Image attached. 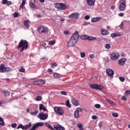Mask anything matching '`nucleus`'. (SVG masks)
Here are the masks:
<instances>
[{
	"label": "nucleus",
	"mask_w": 130,
	"mask_h": 130,
	"mask_svg": "<svg viewBox=\"0 0 130 130\" xmlns=\"http://www.w3.org/2000/svg\"><path fill=\"white\" fill-rule=\"evenodd\" d=\"M79 40V32L76 31L68 43V47H73Z\"/></svg>",
	"instance_id": "1"
},
{
	"label": "nucleus",
	"mask_w": 130,
	"mask_h": 130,
	"mask_svg": "<svg viewBox=\"0 0 130 130\" xmlns=\"http://www.w3.org/2000/svg\"><path fill=\"white\" fill-rule=\"evenodd\" d=\"M28 42L26 40H21L18 44V48H21L20 52L24 51L25 49H28Z\"/></svg>",
	"instance_id": "2"
},
{
	"label": "nucleus",
	"mask_w": 130,
	"mask_h": 130,
	"mask_svg": "<svg viewBox=\"0 0 130 130\" xmlns=\"http://www.w3.org/2000/svg\"><path fill=\"white\" fill-rule=\"evenodd\" d=\"M54 111L58 115L61 116L64 113V111L62 109V108L59 107H54L53 108Z\"/></svg>",
	"instance_id": "3"
},
{
	"label": "nucleus",
	"mask_w": 130,
	"mask_h": 130,
	"mask_svg": "<svg viewBox=\"0 0 130 130\" xmlns=\"http://www.w3.org/2000/svg\"><path fill=\"white\" fill-rule=\"evenodd\" d=\"M13 70L9 67H5L4 64L0 65V73H7V72H12Z\"/></svg>",
	"instance_id": "4"
},
{
	"label": "nucleus",
	"mask_w": 130,
	"mask_h": 130,
	"mask_svg": "<svg viewBox=\"0 0 130 130\" xmlns=\"http://www.w3.org/2000/svg\"><path fill=\"white\" fill-rule=\"evenodd\" d=\"M89 87L91 88V89H93L94 90H99L100 91H102L104 88L103 86L96 84H89Z\"/></svg>",
	"instance_id": "5"
},
{
	"label": "nucleus",
	"mask_w": 130,
	"mask_h": 130,
	"mask_svg": "<svg viewBox=\"0 0 130 130\" xmlns=\"http://www.w3.org/2000/svg\"><path fill=\"white\" fill-rule=\"evenodd\" d=\"M119 3V10L120 11H124L126 8V2L124 0H120Z\"/></svg>",
	"instance_id": "6"
},
{
	"label": "nucleus",
	"mask_w": 130,
	"mask_h": 130,
	"mask_svg": "<svg viewBox=\"0 0 130 130\" xmlns=\"http://www.w3.org/2000/svg\"><path fill=\"white\" fill-rule=\"evenodd\" d=\"M37 117L41 120H46V119L48 118V114L42 112L38 114Z\"/></svg>",
	"instance_id": "7"
},
{
	"label": "nucleus",
	"mask_w": 130,
	"mask_h": 130,
	"mask_svg": "<svg viewBox=\"0 0 130 130\" xmlns=\"http://www.w3.org/2000/svg\"><path fill=\"white\" fill-rule=\"evenodd\" d=\"M38 31L39 33H48V29L43 25H41L39 26Z\"/></svg>",
	"instance_id": "8"
},
{
	"label": "nucleus",
	"mask_w": 130,
	"mask_h": 130,
	"mask_svg": "<svg viewBox=\"0 0 130 130\" xmlns=\"http://www.w3.org/2000/svg\"><path fill=\"white\" fill-rule=\"evenodd\" d=\"M110 57L112 60H116L119 57V53L116 51L113 52L110 55Z\"/></svg>",
	"instance_id": "9"
},
{
	"label": "nucleus",
	"mask_w": 130,
	"mask_h": 130,
	"mask_svg": "<svg viewBox=\"0 0 130 130\" xmlns=\"http://www.w3.org/2000/svg\"><path fill=\"white\" fill-rule=\"evenodd\" d=\"M44 125L43 122H37L34 124L31 128L29 130H36V128H38L40 126L42 127Z\"/></svg>",
	"instance_id": "10"
},
{
	"label": "nucleus",
	"mask_w": 130,
	"mask_h": 130,
	"mask_svg": "<svg viewBox=\"0 0 130 130\" xmlns=\"http://www.w3.org/2000/svg\"><path fill=\"white\" fill-rule=\"evenodd\" d=\"M56 7L57 8L58 10H67L68 8V6L67 5L63 4V3H58L56 5Z\"/></svg>",
	"instance_id": "11"
},
{
	"label": "nucleus",
	"mask_w": 130,
	"mask_h": 130,
	"mask_svg": "<svg viewBox=\"0 0 130 130\" xmlns=\"http://www.w3.org/2000/svg\"><path fill=\"white\" fill-rule=\"evenodd\" d=\"M80 17V14L78 13H74L71 14L70 15L68 16L69 19H78Z\"/></svg>",
	"instance_id": "12"
},
{
	"label": "nucleus",
	"mask_w": 130,
	"mask_h": 130,
	"mask_svg": "<svg viewBox=\"0 0 130 130\" xmlns=\"http://www.w3.org/2000/svg\"><path fill=\"white\" fill-rule=\"evenodd\" d=\"M106 73L109 77H110V78H113V75H114V72L113 70L110 69H107Z\"/></svg>",
	"instance_id": "13"
},
{
	"label": "nucleus",
	"mask_w": 130,
	"mask_h": 130,
	"mask_svg": "<svg viewBox=\"0 0 130 130\" xmlns=\"http://www.w3.org/2000/svg\"><path fill=\"white\" fill-rule=\"evenodd\" d=\"M125 61H126V58H122L118 60V64L120 66H123L125 63Z\"/></svg>",
	"instance_id": "14"
},
{
	"label": "nucleus",
	"mask_w": 130,
	"mask_h": 130,
	"mask_svg": "<svg viewBox=\"0 0 130 130\" xmlns=\"http://www.w3.org/2000/svg\"><path fill=\"white\" fill-rule=\"evenodd\" d=\"M87 4L90 7H93L95 5V0H87Z\"/></svg>",
	"instance_id": "15"
},
{
	"label": "nucleus",
	"mask_w": 130,
	"mask_h": 130,
	"mask_svg": "<svg viewBox=\"0 0 130 130\" xmlns=\"http://www.w3.org/2000/svg\"><path fill=\"white\" fill-rule=\"evenodd\" d=\"M71 102L76 106H79V105H80V103H79V101H77V100H76L75 98H72L71 99Z\"/></svg>",
	"instance_id": "16"
},
{
	"label": "nucleus",
	"mask_w": 130,
	"mask_h": 130,
	"mask_svg": "<svg viewBox=\"0 0 130 130\" xmlns=\"http://www.w3.org/2000/svg\"><path fill=\"white\" fill-rule=\"evenodd\" d=\"M39 110L40 111H41L42 110H43L44 112L45 111H48L47 110V109L45 108V106L42 104H40L39 105Z\"/></svg>",
	"instance_id": "17"
},
{
	"label": "nucleus",
	"mask_w": 130,
	"mask_h": 130,
	"mask_svg": "<svg viewBox=\"0 0 130 130\" xmlns=\"http://www.w3.org/2000/svg\"><path fill=\"white\" fill-rule=\"evenodd\" d=\"M1 92L6 96V97H8V96H10V93L9 92V91H8L6 89H2L1 90Z\"/></svg>",
	"instance_id": "18"
},
{
	"label": "nucleus",
	"mask_w": 130,
	"mask_h": 130,
	"mask_svg": "<svg viewBox=\"0 0 130 130\" xmlns=\"http://www.w3.org/2000/svg\"><path fill=\"white\" fill-rule=\"evenodd\" d=\"M54 129L56 130H64L66 128H64V127L60 125H57L56 126H55Z\"/></svg>",
	"instance_id": "19"
},
{
	"label": "nucleus",
	"mask_w": 130,
	"mask_h": 130,
	"mask_svg": "<svg viewBox=\"0 0 130 130\" xmlns=\"http://www.w3.org/2000/svg\"><path fill=\"white\" fill-rule=\"evenodd\" d=\"M101 20V17H93L91 19V22L92 23H95V22H98V21H100Z\"/></svg>",
	"instance_id": "20"
},
{
	"label": "nucleus",
	"mask_w": 130,
	"mask_h": 130,
	"mask_svg": "<svg viewBox=\"0 0 130 130\" xmlns=\"http://www.w3.org/2000/svg\"><path fill=\"white\" fill-rule=\"evenodd\" d=\"M102 35H108L109 31L107 29H101Z\"/></svg>",
	"instance_id": "21"
},
{
	"label": "nucleus",
	"mask_w": 130,
	"mask_h": 130,
	"mask_svg": "<svg viewBox=\"0 0 130 130\" xmlns=\"http://www.w3.org/2000/svg\"><path fill=\"white\" fill-rule=\"evenodd\" d=\"M111 36L112 38H115V37H118V36H121V35L119 32H117V33H112L111 35Z\"/></svg>",
	"instance_id": "22"
},
{
	"label": "nucleus",
	"mask_w": 130,
	"mask_h": 130,
	"mask_svg": "<svg viewBox=\"0 0 130 130\" xmlns=\"http://www.w3.org/2000/svg\"><path fill=\"white\" fill-rule=\"evenodd\" d=\"M32 124L31 122H29L28 124L25 125L23 126V130L28 129V128H30L31 127Z\"/></svg>",
	"instance_id": "23"
},
{
	"label": "nucleus",
	"mask_w": 130,
	"mask_h": 130,
	"mask_svg": "<svg viewBox=\"0 0 130 130\" xmlns=\"http://www.w3.org/2000/svg\"><path fill=\"white\" fill-rule=\"evenodd\" d=\"M29 6L32 10H35V9H36V5L33 2L29 3Z\"/></svg>",
	"instance_id": "24"
},
{
	"label": "nucleus",
	"mask_w": 130,
	"mask_h": 130,
	"mask_svg": "<svg viewBox=\"0 0 130 130\" xmlns=\"http://www.w3.org/2000/svg\"><path fill=\"white\" fill-rule=\"evenodd\" d=\"M24 25L26 28H29L30 27V21L26 20L24 22Z\"/></svg>",
	"instance_id": "25"
},
{
	"label": "nucleus",
	"mask_w": 130,
	"mask_h": 130,
	"mask_svg": "<svg viewBox=\"0 0 130 130\" xmlns=\"http://www.w3.org/2000/svg\"><path fill=\"white\" fill-rule=\"evenodd\" d=\"M86 39H87V40H89V41H94L96 40V38L93 37L87 36L86 37Z\"/></svg>",
	"instance_id": "26"
},
{
	"label": "nucleus",
	"mask_w": 130,
	"mask_h": 130,
	"mask_svg": "<svg viewBox=\"0 0 130 130\" xmlns=\"http://www.w3.org/2000/svg\"><path fill=\"white\" fill-rule=\"evenodd\" d=\"M106 101H107V102H108V103H109L110 104H111V105H115V103L113 101L110 100V99H108L105 98Z\"/></svg>",
	"instance_id": "27"
},
{
	"label": "nucleus",
	"mask_w": 130,
	"mask_h": 130,
	"mask_svg": "<svg viewBox=\"0 0 130 130\" xmlns=\"http://www.w3.org/2000/svg\"><path fill=\"white\" fill-rule=\"evenodd\" d=\"M38 82H39V85H43L44 84H45V80H44L42 79H39L38 80Z\"/></svg>",
	"instance_id": "28"
},
{
	"label": "nucleus",
	"mask_w": 130,
	"mask_h": 130,
	"mask_svg": "<svg viewBox=\"0 0 130 130\" xmlns=\"http://www.w3.org/2000/svg\"><path fill=\"white\" fill-rule=\"evenodd\" d=\"M74 116L75 118H79V117H80V115L79 114V112L78 111H75Z\"/></svg>",
	"instance_id": "29"
},
{
	"label": "nucleus",
	"mask_w": 130,
	"mask_h": 130,
	"mask_svg": "<svg viewBox=\"0 0 130 130\" xmlns=\"http://www.w3.org/2000/svg\"><path fill=\"white\" fill-rule=\"evenodd\" d=\"M45 125H46V126H47V127L49 128L50 129L55 130L48 123H45Z\"/></svg>",
	"instance_id": "30"
},
{
	"label": "nucleus",
	"mask_w": 130,
	"mask_h": 130,
	"mask_svg": "<svg viewBox=\"0 0 130 130\" xmlns=\"http://www.w3.org/2000/svg\"><path fill=\"white\" fill-rule=\"evenodd\" d=\"M105 48H106V49H110L111 46L109 44H106L105 45Z\"/></svg>",
	"instance_id": "31"
},
{
	"label": "nucleus",
	"mask_w": 130,
	"mask_h": 130,
	"mask_svg": "<svg viewBox=\"0 0 130 130\" xmlns=\"http://www.w3.org/2000/svg\"><path fill=\"white\" fill-rule=\"evenodd\" d=\"M77 127H79V130H84V127L81 123L77 124Z\"/></svg>",
	"instance_id": "32"
},
{
	"label": "nucleus",
	"mask_w": 130,
	"mask_h": 130,
	"mask_svg": "<svg viewBox=\"0 0 130 130\" xmlns=\"http://www.w3.org/2000/svg\"><path fill=\"white\" fill-rule=\"evenodd\" d=\"M0 125H5L4 119H3V118H2V117H0Z\"/></svg>",
	"instance_id": "33"
},
{
	"label": "nucleus",
	"mask_w": 130,
	"mask_h": 130,
	"mask_svg": "<svg viewBox=\"0 0 130 130\" xmlns=\"http://www.w3.org/2000/svg\"><path fill=\"white\" fill-rule=\"evenodd\" d=\"M14 18H18L20 16V14L18 12H15L13 15Z\"/></svg>",
	"instance_id": "34"
},
{
	"label": "nucleus",
	"mask_w": 130,
	"mask_h": 130,
	"mask_svg": "<svg viewBox=\"0 0 130 130\" xmlns=\"http://www.w3.org/2000/svg\"><path fill=\"white\" fill-rule=\"evenodd\" d=\"M36 100V101H41V100H42V97H41L40 95H38L37 96Z\"/></svg>",
	"instance_id": "35"
},
{
	"label": "nucleus",
	"mask_w": 130,
	"mask_h": 130,
	"mask_svg": "<svg viewBox=\"0 0 130 130\" xmlns=\"http://www.w3.org/2000/svg\"><path fill=\"white\" fill-rule=\"evenodd\" d=\"M66 106H67L68 107H69V108H71V103H70V100H68L66 102Z\"/></svg>",
	"instance_id": "36"
},
{
	"label": "nucleus",
	"mask_w": 130,
	"mask_h": 130,
	"mask_svg": "<svg viewBox=\"0 0 130 130\" xmlns=\"http://www.w3.org/2000/svg\"><path fill=\"white\" fill-rule=\"evenodd\" d=\"M112 115L113 117H118V113H113Z\"/></svg>",
	"instance_id": "37"
},
{
	"label": "nucleus",
	"mask_w": 130,
	"mask_h": 130,
	"mask_svg": "<svg viewBox=\"0 0 130 130\" xmlns=\"http://www.w3.org/2000/svg\"><path fill=\"white\" fill-rule=\"evenodd\" d=\"M38 111L36 110L34 112L30 113L31 115H37Z\"/></svg>",
	"instance_id": "38"
},
{
	"label": "nucleus",
	"mask_w": 130,
	"mask_h": 130,
	"mask_svg": "<svg viewBox=\"0 0 130 130\" xmlns=\"http://www.w3.org/2000/svg\"><path fill=\"white\" fill-rule=\"evenodd\" d=\"M80 56H81V57H82V58H84V57L86 56V54L84 52H81L80 53Z\"/></svg>",
	"instance_id": "39"
},
{
	"label": "nucleus",
	"mask_w": 130,
	"mask_h": 130,
	"mask_svg": "<svg viewBox=\"0 0 130 130\" xmlns=\"http://www.w3.org/2000/svg\"><path fill=\"white\" fill-rule=\"evenodd\" d=\"M49 45H53L55 43V41H50L48 42Z\"/></svg>",
	"instance_id": "40"
},
{
	"label": "nucleus",
	"mask_w": 130,
	"mask_h": 130,
	"mask_svg": "<svg viewBox=\"0 0 130 130\" xmlns=\"http://www.w3.org/2000/svg\"><path fill=\"white\" fill-rule=\"evenodd\" d=\"M119 79L121 82H124L125 81V78L123 77H120Z\"/></svg>",
	"instance_id": "41"
},
{
	"label": "nucleus",
	"mask_w": 130,
	"mask_h": 130,
	"mask_svg": "<svg viewBox=\"0 0 130 130\" xmlns=\"http://www.w3.org/2000/svg\"><path fill=\"white\" fill-rule=\"evenodd\" d=\"M24 125L20 124L17 126V129H19V128H22V129H23Z\"/></svg>",
	"instance_id": "42"
},
{
	"label": "nucleus",
	"mask_w": 130,
	"mask_h": 130,
	"mask_svg": "<svg viewBox=\"0 0 130 130\" xmlns=\"http://www.w3.org/2000/svg\"><path fill=\"white\" fill-rule=\"evenodd\" d=\"M76 111H77V112H82L83 111V110L82 109V108H78L77 109V110H76Z\"/></svg>",
	"instance_id": "43"
},
{
	"label": "nucleus",
	"mask_w": 130,
	"mask_h": 130,
	"mask_svg": "<svg viewBox=\"0 0 130 130\" xmlns=\"http://www.w3.org/2000/svg\"><path fill=\"white\" fill-rule=\"evenodd\" d=\"M53 77L54 78H56L57 79H58V78H59V75H58V74H56V73H55L53 74Z\"/></svg>",
	"instance_id": "44"
},
{
	"label": "nucleus",
	"mask_w": 130,
	"mask_h": 130,
	"mask_svg": "<svg viewBox=\"0 0 130 130\" xmlns=\"http://www.w3.org/2000/svg\"><path fill=\"white\" fill-rule=\"evenodd\" d=\"M125 95L126 96H128V95H130V90H127L125 92Z\"/></svg>",
	"instance_id": "45"
},
{
	"label": "nucleus",
	"mask_w": 130,
	"mask_h": 130,
	"mask_svg": "<svg viewBox=\"0 0 130 130\" xmlns=\"http://www.w3.org/2000/svg\"><path fill=\"white\" fill-rule=\"evenodd\" d=\"M95 108H100L101 107V105H100V104H95L94 105Z\"/></svg>",
	"instance_id": "46"
},
{
	"label": "nucleus",
	"mask_w": 130,
	"mask_h": 130,
	"mask_svg": "<svg viewBox=\"0 0 130 130\" xmlns=\"http://www.w3.org/2000/svg\"><path fill=\"white\" fill-rule=\"evenodd\" d=\"M12 127L13 128H15V127H17V124L16 123H13L11 124Z\"/></svg>",
	"instance_id": "47"
},
{
	"label": "nucleus",
	"mask_w": 130,
	"mask_h": 130,
	"mask_svg": "<svg viewBox=\"0 0 130 130\" xmlns=\"http://www.w3.org/2000/svg\"><path fill=\"white\" fill-rule=\"evenodd\" d=\"M34 85H39V82H38V80L34 81Z\"/></svg>",
	"instance_id": "48"
},
{
	"label": "nucleus",
	"mask_w": 130,
	"mask_h": 130,
	"mask_svg": "<svg viewBox=\"0 0 130 130\" xmlns=\"http://www.w3.org/2000/svg\"><path fill=\"white\" fill-rule=\"evenodd\" d=\"M60 94L61 95H67V92H66V91H62L60 92Z\"/></svg>",
	"instance_id": "49"
},
{
	"label": "nucleus",
	"mask_w": 130,
	"mask_h": 130,
	"mask_svg": "<svg viewBox=\"0 0 130 130\" xmlns=\"http://www.w3.org/2000/svg\"><path fill=\"white\" fill-rule=\"evenodd\" d=\"M20 73H24L25 72V69L24 68H21V69L19 70Z\"/></svg>",
	"instance_id": "50"
},
{
	"label": "nucleus",
	"mask_w": 130,
	"mask_h": 130,
	"mask_svg": "<svg viewBox=\"0 0 130 130\" xmlns=\"http://www.w3.org/2000/svg\"><path fill=\"white\" fill-rule=\"evenodd\" d=\"M8 3V0H3L2 1V3L3 4V5H6Z\"/></svg>",
	"instance_id": "51"
},
{
	"label": "nucleus",
	"mask_w": 130,
	"mask_h": 130,
	"mask_svg": "<svg viewBox=\"0 0 130 130\" xmlns=\"http://www.w3.org/2000/svg\"><path fill=\"white\" fill-rule=\"evenodd\" d=\"M92 119H97V116L96 115H92L91 116Z\"/></svg>",
	"instance_id": "52"
},
{
	"label": "nucleus",
	"mask_w": 130,
	"mask_h": 130,
	"mask_svg": "<svg viewBox=\"0 0 130 130\" xmlns=\"http://www.w3.org/2000/svg\"><path fill=\"white\" fill-rule=\"evenodd\" d=\"M84 19L85 20H89V19H90V16H89V15H86L84 17Z\"/></svg>",
	"instance_id": "53"
},
{
	"label": "nucleus",
	"mask_w": 130,
	"mask_h": 130,
	"mask_svg": "<svg viewBox=\"0 0 130 130\" xmlns=\"http://www.w3.org/2000/svg\"><path fill=\"white\" fill-rule=\"evenodd\" d=\"M121 99L123 101H126V97H125V96H122Z\"/></svg>",
	"instance_id": "54"
},
{
	"label": "nucleus",
	"mask_w": 130,
	"mask_h": 130,
	"mask_svg": "<svg viewBox=\"0 0 130 130\" xmlns=\"http://www.w3.org/2000/svg\"><path fill=\"white\" fill-rule=\"evenodd\" d=\"M119 27L121 29H123V23L122 22L119 25Z\"/></svg>",
	"instance_id": "55"
},
{
	"label": "nucleus",
	"mask_w": 130,
	"mask_h": 130,
	"mask_svg": "<svg viewBox=\"0 0 130 130\" xmlns=\"http://www.w3.org/2000/svg\"><path fill=\"white\" fill-rule=\"evenodd\" d=\"M64 34L68 35V34H70V31H69V30H65L64 31Z\"/></svg>",
	"instance_id": "56"
},
{
	"label": "nucleus",
	"mask_w": 130,
	"mask_h": 130,
	"mask_svg": "<svg viewBox=\"0 0 130 130\" xmlns=\"http://www.w3.org/2000/svg\"><path fill=\"white\" fill-rule=\"evenodd\" d=\"M25 4H26V0H22L21 5H22V6H25Z\"/></svg>",
	"instance_id": "57"
},
{
	"label": "nucleus",
	"mask_w": 130,
	"mask_h": 130,
	"mask_svg": "<svg viewBox=\"0 0 130 130\" xmlns=\"http://www.w3.org/2000/svg\"><path fill=\"white\" fill-rule=\"evenodd\" d=\"M7 6H11V5H12V2H11V1H7Z\"/></svg>",
	"instance_id": "58"
},
{
	"label": "nucleus",
	"mask_w": 130,
	"mask_h": 130,
	"mask_svg": "<svg viewBox=\"0 0 130 130\" xmlns=\"http://www.w3.org/2000/svg\"><path fill=\"white\" fill-rule=\"evenodd\" d=\"M118 16H119V17H123V16H124V14L122 13H120L118 14Z\"/></svg>",
	"instance_id": "59"
},
{
	"label": "nucleus",
	"mask_w": 130,
	"mask_h": 130,
	"mask_svg": "<svg viewBox=\"0 0 130 130\" xmlns=\"http://www.w3.org/2000/svg\"><path fill=\"white\" fill-rule=\"evenodd\" d=\"M52 66L53 67H57V63H55V62H54V63H52Z\"/></svg>",
	"instance_id": "60"
},
{
	"label": "nucleus",
	"mask_w": 130,
	"mask_h": 130,
	"mask_svg": "<svg viewBox=\"0 0 130 130\" xmlns=\"http://www.w3.org/2000/svg\"><path fill=\"white\" fill-rule=\"evenodd\" d=\"M99 127H100V128H101V127H102V122H101L99 123Z\"/></svg>",
	"instance_id": "61"
},
{
	"label": "nucleus",
	"mask_w": 130,
	"mask_h": 130,
	"mask_svg": "<svg viewBox=\"0 0 130 130\" xmlns=\"http://www.w3.org/2000/svg\"><path fill=\"white\" fill-rule=\"evenodd\" d=\"M48 73H52V69H48Z\"/></svg>",
	"instance_id": "62"
},
{
	"label": "nucleus",
	"mask_w": 130,
	"mask_h": 130,
	"mask_svg": "<svg viewBox=\"0 0 130 130\" xmlns=\"http://www.w3.org/2000/svg\"><path fill=\"white\" fill-rule=\"evenodd\" d=\"M94 54H91L90 55V58H94Z\"/></svg>",
	"instance_id": "63"
},
{
	"label": "nucleus",
	"mask_w": 130,
	"mask_h": 130,
	"mask_svg": "<svg viewBox=\"0 0 130 130\" xmlns=\"http://www.w3.org/2000/svg\"><path fill=\"white\" fill-rule=\"evenodd\" d=\"M24 5H22V4H21L20 6V9H22V10H23Z\"/></svg>",
	"instance_id": "64"
}]
</instances>
